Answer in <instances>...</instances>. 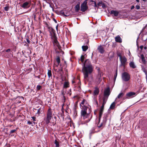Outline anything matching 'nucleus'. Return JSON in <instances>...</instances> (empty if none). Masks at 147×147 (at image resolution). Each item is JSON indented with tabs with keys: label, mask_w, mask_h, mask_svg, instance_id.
<instances>
[{
	"label": "nucleus",
	"mask_w": 147,
	"mask_h": 147,
	"mask_svg": "<svg viewBox=\"0 0 147 147\" xmlns=\"http://www.w3.org/2000/svg\"><path fill=\"white\" fill-rule=\"evenodd\" d=\"M94 69V67L91 61L89 59L86 60L84 63L82 68V72L85 81H88V76L92 74Z\"/></svg>",
	"instance_id": "obj_1"
},
{
	"label": "nucleus",
	"mask_w": 147,
	"mask_h": 147,
	"mask_svg": "<svg viewBox=\"0 0 147 147\" xmlns=\"http://www.w3.org/2000/svg\"><path fill=\"white\" fill-rule=\"evenodd\" d=\"M51 36V38L53 40V45L55 46V44L56 45V47L59 49L61 48V47L59 43L58 42L57 40V38L55 32L54 33H52L51 34H50Z\"/></svg>",
	"instance_id": "obj_2"
},
{
	"label": "nucleus",
	"mask_w": 147,
	"mask_h": 147,
	"mask_svg": "<svg viewBox=\"0 0 147 147\" xmlns=\"http://www.w3.org/2000/svg\"><path fill=\"white\" fill-rule=\"evenodd\" d=\"M88 106L82 105V106L80 107L82 109L81 111V115L84 119L87 118L88 115L87 112V109L88 108Z\"/></svg>",
	"instance_id": "obj_3"
},
{
	"label": "nucleus",
	"mask_w": 147,
	"mask_h": 147,
	"mask_svg": "<svg viewBox=\"0 0 147 147\" xmlns=\"http://www.w3.org/2000/svg\"><path fill=\"white\" fill-rule=\"evenodd\" d=\"M52 117V113L50 108H49L47 111V117L45 119L46 123L48 124L50 122V121Z\"/></svg>",
	"instance_id": "obj_4"
},
{
	"label": "nucleus",
	"mask_w": 147,
	"mask_h": 147,
	"mask_svg": "<svg viewBox=\"0 0 147 147\" xmlns=\"http://www.w3.org/2000/svg\"><path fill=\"white\" fill-rule=\"evenodd\" d=\"M2 52H4L3 55L5 58H9L13 57V52L11 51V49H9L6 50L5 51H3Z\"/></svg>",
	"instance_id": "obj_5"
},
{
	"label": "nucleus",
	"mask_w": 147,
	"mask_h": 147,
	"mask_svg": "<svg viewBox=\"0 0 147 147\" xmlns=\"http://www.w3.org/2000/svg\"><path fill=\"white\" fill-rule=\"evenodd\" d=\"M136 95L135 92H130L127 93L125 96L123 97V100H125L126 99L132 98Z\"/></svg>",
	"instance_id": "obj_6"
},
{
	"label": "nucleus",
	"mask_w": 147,
	"mask_h": 147,
	"mask_svg": "<svg viewBox=\"0 0 147 147\" xmlns=\"http://www.w3.org/2000/svg\"><path fill=\"white\" fill-rule=\"evenodd\" d=\"M122 78L123 80L125 82L128 81L130 78L129 74L126 72H124L122 74Z\"/></svg>",
	"instance_id": "obj_7"
},
{
	"label": "nucleus",
	"mask_w": 147,
	"mask_h": 147,
	"mask_svg": "<svg viewBox=\"0 0 147 147\" xmlns=\"http://www.w3.org/2000/svg\"><path fill=\"white\" fill-rule=\"evenodd\" d=\"M119 59L121 63V66H123L124 68L125 67V65L127 64V59L125 56H123L121 59Z\"/></svg>",
	"instance_id": "obj_8"
},
{
	"label": "nucleus",
	"mask_w": 147,
	"mask_h": 147,
	"mask_svg": "<svg viewBox=\"0 0 147 147\" xmlns=\"http://www.w3.org/2000/svg\"><path fill=\"white\" fill-rule=\"evenodd\" d=\"M84 40L86 41V42L84 44V45H83L82 46V50L84 51H86L88 49V46L87 45L89 43V39L88 38L85 39Z\"/></svg>",
	"instance_id": "obj_9"
},
{
	"label": "nucleus",
	"mask_w": 147,
	"mask_h": 147,
	"mask_svg": "<svg viewBox=\"0 0 147 147\" xmlns=\"http://www.w3.org/2000/svg\"><path fill=\"white\" fill-rule=\"evenodd\" d=\"M110 93V88L108 87L104 90V96L108 98Z\"/></svg>",
	"instance_id": "obj_10"
},
{
	"label": "nucleus",
	"mask_w": 147,
	"mask_h": 147,
	"mask_svg": "<svg viewBox=\"0 0 147 147\" xmlns=\"http://www.w3.org/2000/svg\"><path fill=\"white\" fill-rule=\"evenodd\" d=\"M30 6V3L29 2H26L24 3L21 5V7L24 9L28 8Z\"/></svg>",
	"instance_id": "obj_11"
},
{
	"label": "nucleus",
	"mask_w": 147,
	"mask_h": 147,
	"mask_svg": "<svg viewBox=\"0 0 147 147\" xmlns=\"http://www.w3.org/2000/svg\"><path fill=\"white\" fill-rule=\"evenodd\" d=\"M99 121L98 122V123L97 124V126L99 128H103L105 126V124L106 122H104V121H102V123H100V124H99Z\"/></svg>",
	"instance_id": "obj_12"
},
{
	"label": "nucleus",
	"mask_w": 147,
	"mask_h": 147,
	"mask_svg": "<svg viewBox=\"0 0 147 147\" xmlns=\"http://www.w3.org/2000/svg\"><path fill=\"white\" fill-rule=\"evenodd\" d=\"M97 49L98 52L101 54L103 53L105 51L104 48L101 45L98 47Z\"/></svg>",
	"instance_id": "obj_13"
},
{
	"label": "nucleus",
	"mask_w": 147,
	"mask_h": 147,
	"mask_svg": "<svg viewBox=\"0 0 147 147\" xmlns=\"http://www.w3.org/2000/svg\"><path fill=\"white\" fill-rule=\"evenodd\" d=\"M115 40L116 42H117L121 43L122 42V39L119 35L115 37Z\"/></svg>",
	"instance_id": "obj_14"
},
{
	"label": "nucleus",
	"mask_w": 147,
	"mask_h": 147,
	"mask_svg": "<svg viewBox=\"0 0 147 147\" xmlns=\"http://www.w3.org/2000/svg\"><path fill=\"white\" fill-rule=\"evenodd\" d=\"M75 11L76 12H78L80 9V3L78 2L77 4L74 7Z\"/></svg>",
	"instance_id": "obj_15"
},
{
	"label": "nucleus",
	"mask_w": 147,
	"mask_h": 147,
	"mask_svg": "<svg viewBox=\"0 0 147 147\" xmlns=\"http://www.w3.org/2000/svg\"><path fill=\"white\" fill-rule=\"evenodd\" d=\"M17 129H13L11 130L10 132V134H9V136L11 137L15 136V134L16 133Z\"/></svg>",
	"instance_id": "obj_16"
},
{
	"label": "nucleus",
	"mask_w": 147,
	"mask_h": 147,
	"mask_svg": "<svg viewBox=\"0 0 147 147\" xmlns=\"http://www.w3.org/2000/svg\"><path fill=\"white\" fill-rule=\"evenodd\" d=\"M81 10L82 12H84L88 9V7L87 6H85L81 5Z\"/></svg>",
	"instance_id": "obj_17"
},
{
	"label": "nucleus",
	"mask_w": 147,
	"mask_h": 147,
	"mask_svg": "<svg viewBox=\"0 0 147 147\" xmlns=\"http://www.w3.org/2000/svg\"><path fill=\"white\" fill-rule=\"evenodd\" d=\"M99 92V88L97 87H96L95 88L93 92V95H97L98 94Z\"/></svg>",
	"instance_id": "obj_18"
},
{
	"label": "nucleus",
	"mask_w": 147,
	"mask_h": 147,
	"mask_svg": "<svg viewBox=\"0 0 147 147\" xmlns=\"http://www.w3.org/2000/svg\"><path fill=\"white\" fill-rule=\"evenodd\" d=\"M110 13L111 14H114L115 16H118L119 12L117 11L112 10L111 11Z\"/></svg>",
	"instance_id": "obj_19"
},
{
	"label": "nucleus",
	"mask_w": 147,
	"mask_h": 147,
	"mask_svg": "<svg viewBox=\"0 0 147 147\" xmlns=\"http://www.w3.org/2000/svg\"><path fill=\"white\" fill-rule=\"evenodd\" d=\"M109 115V113H105L104 115V116L103 117V121H104V122H105L106 123L107 119V118L108 117Z\"/></svg>",
	"instance_id": "obj_20"
},
{
	"label": "nucleus",
	"mask_w": 147,
	"mask_h": 147,
	"mask_svg": "<svg viewBox=\"0 0 147 147\" xmlns=\"http://www.w3.org/2000/svg\"><path fill=\"white\" fill-rule=\"evenodd\" d=\"M49 29V31L50 33V34H51L52 33H54V32H55V30L52 27H48Z\"/></svg>",
	"instance_id": "obj_21"
},
{
	"label": "nucleus",
	"mask_w": 147,
	"mask_h": 147,
	"mask_svg": "<svg viewBox=\"0 0 147 147\" xmlns=\"http://www.w3.org/2000/svg\"><path fill=\"white\" fill-rule=\"evenodd\" d=\"M129 65L133 69H134L136 67L134 62L133 61H131L129 63Z\"/></svg>",
	"instance_id": "obj_22"
},
{
	"label": "nucleus",
	"mask_w": 147,
	"mask_h": 147,
	"mask_svg": "<svg viewBox=\"0 0 147 147\" xmlns=\"http://www.w3.org/2000/svg\"><path fill=\"white\" fill-rule=\"evenodd\" d=\"M69 86V83L68 82H65L64 84L63 88H67Z\"/></svg>",
	"instance_id": "obj_23"
},
{
	"label": "nucleus",
	"mask_w": 147,
	"mask_h": 147,
	"mask_svg": "<svg viewBox=\"0 0 147 147\" xmlns=\"http://www.w3.org/2000/svg\"><path fill=\"white\" fill-rule=\"evenodd\" d=\"M116 103L115 102H113L111 105L110 109H113L115 108Z\"/></svg>",
	"instance_id": "obj_24"
},
{
	"label": "nucleus",
	"mask_w": 147,
	"mask_h": 147,
	"mask_svg": "<svg viewBox=\"0 0 147 147\" xmlns=\"http://www.w3.org/2000/svg\"><path fill=\"white\" fill-rule=\"evenodd\" d=\"M140 56L142 60L143 63L145 64L146 63V61L144 55L143 54H141Z\"/></svg>",
	"instance_id": "obj_25"
},
{
	"label": "nucleus",
	"mask_w": 147,
	"mask_h": 147,
	"mask_svg": "<svg viewBox=\"0 0 147 147\" xmlns=\"http://www.w3.org/2000/svg\"><path fill=\"white\" fill-rule=\"evenodd\" d=\"M56 61L58 63V65H56V66L58 67L60 62V57L58 55L56 57Z\"/></svg>",
	"instance_id": "obj_26"
},
{
	"label": "nucleus",
	"mask_w": 147,
	"mask_h": 147,
	"mask_svg": "<svg viewBox=\"0 0 147 147\" xmlns=\"http://www.w3.org/2000/svg\"><path fill=\"white\" fill-rule=\"evenodd\" d=\"M108 98L104 96L102 98L103 103L102 105H104L106 104Z\"/></svg>",
	"instance_id": "obj_27"
},
{
	"label": "nucleus",
	"mask_w": 147,
	"mask_h": 147,
	"mask_svg": "<svg viewBox=\"0 0 147 147\" xmlns=\"http://www.w3.org/2000/svg\"><path fill=\"white\" fill-rule=\"evenodd\" d=\"M103 113V111H99V118H98L99 123L100 122V119L102 117Z\"/></svg>",
	"instance_id": "obj_28"
},
{
	"label": "nucleus",
	"mask_w": 147,
	"mask_h": 147,
	"mask_svg": "<svg viewBox=\"0 0 147 147\" xmlns=\"http://www.w3.org/2000/svg\"><path fill=\"white\" fill-rule=\"evenodd\" d=\"M124 95V93L123 92H121L119 93L117 96V98H121Z\"/></svg>",
	"instance_id": "obj_29"
},
{
	"label": "nucleus",
	"mask_w": 147,
	"mask_h": 147,
	"mask_svg": "<svg viewBox=\"0 0 147 147\" xmlns=\"http://www.w3.org/2000/svg\"><path fill=\"white\" fill-rule=\"evenodd\" d=\"M48 75L49 78H52L51 71V70H48L47 73Z\"/></svg>",
	"instance_id": "obj_30"
},
{
	"label": "nucleus",
	"mask_w": 147,
	"mask_h": 147,
	"mask_svg": "<svg viewBox=\"0 0 147 147\" xmlns=\"http://www.w3.org/2000/svg\"><path fill=\"white\" fill-rule=\"evenodd\" d=\"M56 44H55V46L54 45V49L56 54H58L59 53V51L57 50V48L56 47Z\"/></svg>",
	"instance_id": "obj_31"
},
{
	"label": "nucleus",
	"mask_w": 147,
	"mask_h": 147,
	"mask_svg": "<svg viewBox=\"0 0 147 147\" xmlns=\"http://www.w3.org/2000/svg\"><path fill=\"white\" fill-rule=\"evenodd\" d=\"M117 56L119 57V59H121V58H122L123 57H122V55H121V53L119 51H117Z\"/></svg>",
	"instance_id": "obj_32"
},
{
	"label": "nucleus",
	"mask_w": 147,
	"mask_h": 147,
	"mask_svg": "<svg viewBox=\"0 0 147 147\" xmlns=\"http://www.w3.org/2000/svg\"><path fill=\"white\" fill-rule=\"evenodd\" d=\"M91 2L92 3V4H94V6L95 7H97V5L95 1H93V0H91L90 1V3Z\"/></svg>",
	"instance_id": "obj_33"
},
{
	"label": "nucleus",
	"mask_w": 147,
	"mask_h": 147,
	"mask_svg": "<svg viewBox=\"0 0 147 147\" xmlns=\"http://www.w3.org/2000/svg\"><path fill=\"white\" fill-rule=\"evenodd\" d=\"M55 144L56 147H59V143L56 140H55Z\"/></svg>",
	"instance_id": "obj_34"
},
{
	"label": "nucleus",
	"mask_w": 147,
	"mask_h": 147,
	"mask_svg": "<svg viewBox=\"0 0 147 147\" xmlns=\"http://www.w3.org/2000/svg\"><path fill=\"white\" fill-rule=\"evenodd\" d=\"M86 99H83V100L82 101L81 103L80 104V107H81L82 105H84Z\"/></svg>",
	"instance_id": "obj_35"
},
{
	"label": "nucleus",
	"mask_w": 147,
	"mask_h": 147,
	"mask_svg": "<svg viewBox=\"0 0 147 147\" xmlns=\"http://www.w3.org/2000/svg\"><path fill=\"white\" fill-rule=\"evenodd\" d=\"M85 59V56L84 55H82L80 57V60L82 62H83Z\"/></svg>",
	"instance_id": "obj_36"
},
{
	"label": "nucleus",
	"mask_w": 147,
	"mask_h": 147,
	"mask_svg": "<svg viewBox=\"0 0 147 147\" xmlns=\"http://www.w3.org/2000/svg\"><path fill=\"white\" fill-rule=\"evenodd\" d=\"M117 69L116 70L115 74L114 76V80L115 82V81L116 80V78L117 77Z\"/></svg>",
	"instance_id": "obj_37"
},
{
	"label": "nucleus",
	"mask_w": 147,
	"mask_h": 147,
	"mask_svg": "<svg viewBox=\"0 0 147 147\" xmlns=\"http://www.w3.org/2000/svg\"><path fill=\"white\" fill-rule=\"evenodd\" d=\"M102 4H103V5H104V3L102 2V1H99V2L98 3L97 5V6H98V7L100 6H101L100 5H102Z\"/></svg>",
	"instance_id": "obj_38"
},
{
	"label": "nucleus",
	"mask_w": 147,
	"mask_h": 147,
	"mask_svg": "<svg viewBox=\"0 0 147 147\" xmlns=\"http://www.w3.org/2000/svg\"><path fill=\"white\" fill-rule=\"evenodd\" d=\"M42 108H40L38 110L37 113L38 114H39L42 111Z\"/></svg>",
	"instance_id": "obj_39"
},
{
	"label": "nucleus",
	"mask_w": 147,
	"mask_h": 147,
	"mask_svg": "<svg viewBox=\"0 0 147 147\" xmlns=\"http://www.w3.org/2000/svg\"><path fill=\"white\" fill-rule=\"evenodd\" d=\"M42 87L41 86L38 85L36 87V90H39L41 89Z\"/></svg>",
	"instance_id": "obj_40"
},
{
	"label": "nucleus",
	"mask_w": 147,
	"mask_h": 147,
	"mask_svg": "<svg viewBox=\"0 0 147 147\" xmlns=\"http://www.w3.org/2000/svg\"><path fill=\"white\" fill-rule=\"evenodd\" d=\"M88 0H85L83 2V3L81 5H85V6H87V1Z\"/></svg>",
	"instance_id": "obj_41"
},
{
	"label": "nucleus",
	"mask_w": 147,
	"mask_h": 147,
	"mask_svg": "<svg viewBox=\"0 0 147 147\" xmlns=\"http://www.w3.org/2000/svg\"><path fill=\"white\" fill-rule=\"evenodd\" d=\"M104 106H105L104 105H102L100 108V111H102L103 112Z\"/></svg>",
	"instance_id": "obj_42"
},
{
	"label": "nucleus",
	"mask_w": 147,
	"mask_h": 147,
	"mask_svg": "<svg viewBox=\"0 0 147 147\" xmlns=\"http://www.w3.org/2000/svg\"><path fill=\"white\" fill-rule=\"evenodd\" d=\"M60 13L61 14H62L64 16H67V15H66L65 14V12H64V11H63V10L61 11H60Z\"/></svg>",
	"instance_id": "obj_43"
},
{
	"label": "nucleus",
	"mask_w": 147,
	"mask_h": 147,
	"mask_svg": "<svg viewBox=\"0 0 147 147\" xmlns=\"http://www.w3.org/2000/svg\"><path fill=\"white\" fill-rule=\"evenodd\" d=\"M26 40L27 42L28 43L27 45V46H29L28 44H29L30 42V40L29 39V38H28H28H26Z\"/></svg>",
	"instance_id": "obj_44"
},
{
	"label": "nucleus",
	"mask_w": 147,
	"mask_h": 147,
	"mask_svg": "<svg viewBox=\"0 0 147 147\" xmlns=\"http://www.w3.org/2000/svg\"><path fill=\"white\" fill-rule=\"evenodd\" d=\"M32 119L34 121V122H33V123L35 124V121H36V117H32Z\"/></svg>",
	"instance_id": "obj_45"
},
{
	"label": "nucleus",
	"mask_w": 147,
	"mask_h": 147,
	"mask_svg": "<svg viewBox=\"0 0 147 147\" xmlns=\"http://www.w3.org/2000/svg\"><path fill=\"white\" fill-rule=\"evenodd\" d=\"M9 9V7L8 6L5 7L4 8V9L5 11H8Z\"/></svg>",
	"instance_id": "obj_46"
},
{
	"label": "nucleus",
	"mask_w": 147,
	"mask_h": 147,
	"mask_svg": "<svg viewBox=\"0 0 147 147\" xmlns=\"http://www.w3.org/2000/svg\"><path fill=\"white\" fill-rule=\"evenodd\" d=\"M84 106H89V105L88 103V102L86 100H85V104L84 105Z\"/></svg>",
	"instance_id": "obj_47"
},
{
	"label": "nucleus",
	"mask_w": 147,
	"mask_h": 147,
	"mask_svg": "<svg viewBox=\"0 0 147 147\" xmlns=\"http://www.w3.org/2000/svg\"><path fill=\"white\" fill-rule=\"evenodd\" d=\"M29 72L31 71L32 70V68H30L29 69H27L26 70H27Z\"/></svg>",
	"instance_id": "obj_48"
},
{
	"label": "nucleus",
	"mask_w": 147,
	"mask_h": 147,
	"mask_svg": "<svg viewBox=\"0 0 147 147\" xmlns=\"http://www.w3.org/2000/svg\"><path fill=\"white\" fill-rule=\"evenodd\" d=\"M144 72L145 73V75H146V79H147V71L145 70L144 71Z\"/></svg>",
	"instance_id": "obj_49"
},
{
	"label": "nucleus",
	"mask_w": 147,
	"mask_h": 147,
	"mask_svg": "<svg viewBox=\"0 0 147 147\" xmlns=\"http://www.w3.org/2000/svg\"><path fill=\"white\" fill-rule=\"evenodd\" d=\"M61 116L63 118V119L64 117V114H63V113H61Z\"/></svg>",
	"instance_id": "obj_50"
},
{
	"label": "nucleus",
	"mask_w": 147,
	"mask_h": 147,
	"mask_svg": "<svg viewBox=\"0 0 147 147\" xmlns=\"http://www.w3.org/2000/svg\"><path fill=\"white\" fill-rule=\"evenodd\" d=\"M136 7L137 9H139L140 8V6L138 5H136Z\"/></svg>",
	"instance_id": "obj_51"
},
{
	"label": "nucleus",
	"mask_w": 147,
	"mask_h": 147,
	"mask_svg": "<svg viewBox=\"0 0 147 147\" xmlns=\"http://www.w3.org/2000/svg\"><path fill=\"white\" fill-rule=\"evenodd\" d=\"M27 124L30 125L32 124V122H31L30 121H28L27 122Z\"/></svg>",
	"instance_id": "obj_52"
},
{
	"label": "nucleus",
	"mask_w": 147,
	"mask_h": 147,
	"mask_svg": "<svg viewBox=\"0 0 147 147\" xmlns=\"http://www.w3.org/2000/svg\"><path fill=\"white\" fill-rule=\"evenodd\" d=\"M147 27V26H145L144 28H143V29L141 31V32H142L144 30L146 27Z\"/></svg>",
	"instance_id": "obj_53"
},
{
	"label": "nucleus",
	"mask_w": 147,
	"mask_h": 147,
	"mask_svg": "<svg viewBox=\"0 0 147 147\" xmlns=\"http://www.w3.org/2000/svg\"><path fill=\"white\" fill-rule=\"evenodd\" d=\"M61 94L63 95V96H64L65 94L64 93V91L63 90H62L61 91Z\"/></svg>",
	"instance_id": "obj_54"
},
{
	"label": "nucleus",
	"mask_w": 147,
	"mask_h": 147,
	"mask_svg": "<svg viewBox=\"0 0 147 147\" xmlns=\"http://www.w3.org/2000/svg\"><path fill=\"white\" fill-rule=\"evenodd\" d=\"M76 83V82L75 81V80L73 79V80H72V84H74V83Z\"/></svg>",
	"instance_id": "obj_55"
},
{
	"label": "nucleus",
	"mask_w": 147,
	"mask_h": 147,
	"mask_svg": "<svg viewBox=\"0 0 147 147\" xmlns=\"http://www.w3.org/2000/svg\"><path fill=\"white\" fill-rule=\"evenodd\" d=\"M58 26H59V24H58L57 25V26L56 27V29L57 31H58Z\"/></svg>",
	"instance_id": "obj_56"
},
{
	"label": "nucleus",
	"mask_w": 147,
	"mask_h": 147,
	"mask_svg": "<svg viewBox=\"0 0 147 147\" xmlns=\"http://www.w3.org/2000/svg\"><path fill=\"white\" fill-rule=\"evenodd\" d=\"M53 20L55 23H57V21L55 18H53Z\"/></svg>",
	"instance_id": "obj_57"
},
{
	"label": "nucleus",
	"mask_w": 147,
	"mask_h": 147,
	"mask_svg": "<svg viewBox=\"0 0 147 147\" xmlns=\"http://www.w3.org/2000/svg\"><path fill=\"white\" fill-rule=\"evenodd\" d=\"M140 48L141 49H142L143 48V46L142 45V46H141L140 47Z\"/></svg>",
	"instance_id": "obj_58"
},
{
	"label": "nucleus",
	"mask_w": 147,
	"mask_h": 147,
	"mask_svg": "<svg viewBox=\"0 0 147 147\" xmlns=\"http://www.w3.org/2000/svg\"><path fill=\"white\" fill-rule=\"evenodd\" d=\"M134 6L133 5V6H132L131 7V9H134Z\"/></svg>",
	"instance_id": "obj_59"
},
{
	"label": "nucleus",
	"mask_w": 147,
	"mask_h": 147,
	"mask_svg": "<svg viewBox=\"0 0 147 147\" xmlns=\"http://www.w3.org/2000/svg\"><path fill=\"white\" fill-rule=\"evenodd\" d=\"M40 75H38V76H36V77H37L38 78H40Z\"/></svg>",
	"instance_id": "obj_60"
},
{
	"label": "nucleus",
	"mask_w": 147,
	"mask_h": 147,
	"mask_svg": "<svg viewBox=\"0 0 147 147\" xmlns=\"http://www.w3.org/2000/svg\"><path fill=\"white\" fill-rule=\"evenodd\" d=\"M102 7H103V8L105 7V4L104 3V5H103V4H102Z\"/></svg>",
	"instance_id": "obj_61"
},
{
	"label": "nucleus",
	"mask_w": 147,
	"mask_h": 147,
	"mask_svg": "<svg viewBox=\"0 0 147 147\" xmlns=\"http://www.w3.org/2000/svg\"><path fill=\"white\" fill-rule=\"evenodd\" d=\"M63 100H64V102H65V99H65V96H63Z\"/></svg>",
	"instance_id": "obj_62"
},
{
	"label": "nucleus",
	"mask_w": 147,
	"mask_h": 147,
	"mask_svg": "<svg viewBox=\"0 0 147 147\" xmlns=\"http://www.w3.org/2000/svg\"><path fill=\"white\" fill-rule=\"evenodd\" d=\"M93 53H92V55L91 57V58L92 59L93 57Z\"/></svg>",
	"instance_id": "obj_63"
},
{
	"label": "nucleus",
	"mask_w": 147,
	"mask_h": 147,
	"mask_svg": "<svg viewBox=\"0 0 147 147\" xmlns=\"http://www.w3.org/2000/svg\"><path fill=\"white\" fill-rule=\"evenodd\" d=\"M46 25L47 27H48V28L49 27V25L47 23H46Z\"/></svg>",
	"instance_id": "obj_64"
}]
</instances>
